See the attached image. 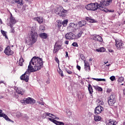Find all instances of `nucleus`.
Masks as SVG:
<instances>
[{
    "instance_id": "nucleus-1",
    "label": "nucleus",
    "mask_w": 125,
    "mask_h": 125,
    "mask_svg": "<svg viewBox=\"0 0 125 125\" xmlns=\"http://www.w3.org/2000/svg\"><path fill=\"white\" fill-rule=\"evenodd\" d=\"M43 67V62L42 59L39 57H33L31 61L29 62V64L28 66V69L24 74H22L20 79L21 81L25 82H29V76L31 73L40 71L41 68Z\"/></svg>"
},
{
    "instance_id": "nucleus-2",
    "label": "nucleus",
    "mask_w": 125,
    "mask_h": 125,
    "mask_svg": "<svg viewBox=\"0 0 125 125\" xmlns=\"http://www.w3.org/2000/svg\"><path fill=\"white\" fill-rule=\"evenodd\" d=\"M110 3H112V0H101L100 3L97 2L90 3L86 5L85 8L87 10H92V11L99 9L104 12H107V11L105 10V6H108Z\"/></svg>"
},
{
    "instance_id": "nucleus-3",
    "label": "nucleus",
    "mask_w": 125,
    "mask_h": 125,
    "mask_svg": "<svg viewBox=\"0 0 125 125\" xmlns=\"http://www.w3.org/2000/svg\"><path fill=\"white\" fill-rule=\"evenodd\" d=\"M31 38H29L28 40L26 41V42L28 45L32 46L34 43L37 42L38 41V33L35 31V29H31L30 31Z\"/></svg>"
},
{
    "instance_id": "nucleus-4",
    "label": "nucleus",
    "mask_w": 125,
    "mask_h": 125,
    "mask_svg": "<svg viewBox=\"0 0 125 125\" xmlns=\"http://www.w3.org/2000/svg\"><path fill=\"white\" fill-rule=\"evenodd\" d=\"M54 12L55 14L60 16V17H65L66 13H67V10L64 9V8L61 6L56 7L54 9Z\"/></svg>"
},
{
    "instance_id": "nucleus-5",
    "label": "nucleus",
    "mask_w": 125,
    "mask_h": 125,
    "mask_svg": "<svg viewBox=\"0 0 125 125\" xmlns=\"http://www.w3.org/2000/svg\"><path fill=\"white\" fill-rule=\"evenodd\" d=\"M21 102L23 104H31V105H33V104L36 103V100L32 98L28 97L21 100Z\"/></svg>"
},
{
    "instance_id": "nucleus-6",
    "label": "nucleus",
    "mask_w": 125,
    "mask_h": 125,
    "mask_svg": "<svg viewBox=\"0 0 125 125\" xmlns=\"http://www.w3.org/2000/svg\"><path fill=\"white\" fill-rule=\"evenodd\" d=\"M78 30V25L75 24L74 22L69 23V26L67 27V31L70 32L74 33Z\"/></svg>"
},
{
    "instance_id": "nucleus-7",
    "label": "nucleus",
    "mask_w": 125,
    "mask_h": 125,
    "mask_svg": "<svg viewBox=\"0 0 125 125\" xmlns=\"http://www.w3.org/2000/svg\"><path fill=\"white\" fill-rule=\"evenodd\" d=\"M116 103V96L114 93H112L108 98V104L109 106H113Z\"/></svg>"
},
{
    "instance_id": "nucleus-8",
    "label": "nucleus",
    "mask_w": 125,
    "mask_h": 125,
    "mask_svg": "<svg viewBox=\"0 0 125 125\" xmlns=\"http://www.w3.org/2000/svg\"><path fill=\"white\" fill-rule=\"evenodd\" d=\"M115 45L117 48V49H122L125 46V44L124 43V42L122 40H119L116 39L115 40Z\"/></svg>"
},
{
    "instance_id": "nucleus-9",
    "label": "nucleus",
    "mask_w": 125,
    "mask_h": 125,
    "mask_svg": "<svg viewBox=\"0 0 125 125\" xmlns=\"http://www.w3.org/2000/svg\"><path fill=\"white\" fill-rule=\"evenodd\" d=\"M60 49H63V47H62V45L59 44V42H56L55 43V45L54 47L53 53L55 54V53H57Z\"/></svg>"
},
{
    "instance_id": "nucleus-10",
    "label": "nucleus",
    "mask_w": 125,
    "mask_h": 125,
    "mask_svg": "<svg viewBox=\"0 0 125 125\" xmlns=\"http://www.w3.org/2000/svg\"><path fill=\"white\" fill-rule=\"evenodd\" d=\"M65 38H66V40H76V39H77V37L76 36V35H75L74 33H73L72 32L67 33L65 35Z\"/></svg>"
},
{
    "instance_id": "nucleus-11",
    "label": "nucleus",
    "mask_w": 125,
    "mask_h": 125,
    "mask_svg": "<svg viewBox=\"0 0 125 125\" xmlns=\"http://www.w3.org/2000/svg\"><path fill=\"white\" fill-rule=\"evenodd\" d=\"M4 52L6 55H13L14 54V52L11 50L10 48V46H7V47L5 48V49L4 51Z\"/></svg>"
},
{
    "instance_id": "nucleus-12",
    "label": "nucleus",
    "mask_w": 125,
    "mask_h": 125,
    "mask_svg": "<svg viewBox=\"0 0 125 125\" xmlns=\"http://www.w3.org/2000/svg\"><path fill=\"white\" fill-rule=\"evenodd\" d=\"M15 90H16L17 93L21 94V95H23L25 93V90L21 87H15Z\"/></svg>"
},
{
    "instance_id": "nucleus-13",
    "label": "nucleus",
    "mask_w": 125,
    "mask_h": 125,
    "mask_svg": "<svg viewBox=\"0 0 125 125\" xmlns=\"http://www.w3.org/2000/svg\"><path fill=\"white\" fill-rule=\"evenodd\" d=\"M104 110V108L103 107L99 105L96 107V108H95V114L96 115H98V114H101V113H102V111Z\"/></svg>"
},
{
    "instance_id": "nucleus-14",
    "label": "nucleus",
    "mask_w": 125,
    "mask_h": 125,
    "mask_svg": "<svg viewBox=\"0 0 125 125\" xmlns=\"http://www.w3.org/2000/svg\"><path fill=\"white\" fill-rule=\"evenodd\" d=\"M0 118H1V117L3 118L7 122H11V123H14V121H13L11 120L10 119H9V118H8V116H7V115H6L4 113H0Z\"/></svg>"
},
{
    "instance_id": "nucleus-15",
    "label": "nucleus",
    "mask_w": 125,
    "mask_h": 125,
    "mask_svg": "<svg viewBox=\"0 0 125 125\" xmlns=\"http://www.w3.org/2000/svg\"><path fill=\"white\" fill-rule=\"evenodd\" d=\"M16 20H15V18L13 17V16H12V14L11 13V16L10 18V22L9 25L10 26L13 25L14 24L16 23Z\"/></svg>"
},
{
    "instance_id": "nucleus-16",
    "label": "nucleus",
    "mask_w": 125,
    "mask_h": 125,
    "mask_svg": "<svg viewBox=\"0 0 125 125\" xmlns=\"http://www.w3.org/2000/svg\"><path fill=\"white\" fill-rule=\"evenodd\" d=\"M35 21L38 22L39 24H42L43 23V18L42 17H37L34 18Z\"/></svg>"
},
{
    "instance_id": "nucleus-17",
    "label": "nucleus",
    "mask_w": 125,
    "mask_h": 125,
    "mask_svg": "<svg viewBox=\"0 0 125 125\" xmlns=\"http://www.w3.org/2000/svg\"><path fill=\"white\" fill-rule=\"evenodd\" d=\"M93 40L94 41H97L98 42H103V40L102 39V37L99 35H96L94 36L93 38Z\"/></svg>"
},
{
    "instance_id": "nucleus-18",
    "label": "nucleus",
    "mask_w": 125,
    "mask_h": 125,
    "mask_svg": "<svg viewBox=\"0 0 125 125\" xmlns=\"http://www.w3.org/2000/svg\"><path fill=\"white\" fill-rule=\"evenodd\" d=\"M77 25L79 26V27H83L86 25V21H81L78 22Z\"/></svg>"
},
{
    "instance_id": "nucleus-19",
    "label": "nucleus",
    "mask_w": 125,
    "mask_h": 125,
    "mask_svg": "<svg viewBox=\"0 0 125 125\" xmlns=\"http://www.w3.org/2000/svg\"><path fill=\"white\" fill-rule=\"evenodd\" d=\"M39 37H40L41 39L45 40V39L47 38V34L45 33H42L39 34Z\"/></svg>"
},
{
    "instance_id": "nucleus-20",
    "label": "nucleus",
    "mask_w": 125,
    "mask_h": 125,
    "mask_svg": "<svg viewBox=\"0 0 125 125\" xmlns=\"http://www.w3.org/2000/svg\"><path fill=\"white\" fill-rule=\"evenodd\" d=\"M88 90L90 94L93 93V89H92V86L90 84H88Z\"/></svg>"
},
{
    "instance_id": "nucleus-21",
    "label": "nucleus",
    "mask_w": 125,
    "mask_h": 125,
    "mask_svg": "<svg viewBox=\"0 0 125 125\" xmlns=\"http://www.w3.org/2000/svg\"><path fill=\"white\" fill-rule=\"evenodd\" d=\"M85 20H86L87 22H89V23H94V21H95V20L92 19H91L90 17H86L85 18Z\"/></svg>"
},
{
    "instance_id": "nucleus-22",
    "label": "nucleus",
    "mask_w": 125,
    "mask_h": 125,
    "mask_svg": "<svg viewBox=\"0 0 125 125\" xmlns=\"http://www.w3.org/2000/svg\"><path fill=\"white\" fill-rule=\"evenodd\" d=\"M83 30H80L76 36V39H80V38L82 37V35H83Z\"/></svg>"
},
{
    "instance_id": "nucleus-23",
    "label": "nucleus",
    "mask_w": 125,
    "mask_h": 125,
    "mask_svg": "<svg viewBox=\"0 0 125 125\" xmlns=\"http://www.w3.org/2000/svg\"><path fill=\"white\" fill-rule=\"evenodd\" d=\"M106 50V49H105V48L104 47H101L99 49H96V51L97 52H104V51H105Z\"/></svg>"
},
{
    "instance_id": "nucleus-24",
    "label": "nucleus",
    "mask_w": 125,
    "mask_h": 125,
    "mask_svg": "<svg viewBox=\"0 0 125 125\" xmlns=\"http://www.w3.org/2000/svg\"><path fill=\"white\" fill-rule=\"evenodd\" d=\"M96 103H97L99 106H102L104 105V102L101 101L99 99L97 100Z\"/></svg>"
},
{
    "instance_id": "nucleus-25",
    "label": "nucleus",
    "mask_w": 125,
    "mask_h": 125,
    "mask_svg": "<svg viewBox=\"0 0 125 125\" xmlns=\"http://www.w3.org/2000/svg\"><path fill=\"white\" fill-rule=\"evenodd\" d=\"M16 1L18 4L20 5H24V1L23 0H16Z\"/></svg>"
},
{
    "instance_id": "nucleus-26",
    "label": "nucleus",
    "mask_w": 125,
    "mask_h": 125,
    "mask_svg": "<svg viewBox=\"0 0 125 125\" xmlns=\"http://www.w3.org/2000/svg\"><path fill=\"white\" fill-rule=\"evenodd\" d=\"M84 66H85V70L86 71H89L90 67H89V64L88 63H84Z\"/></svg>"
},
{
    "instance_id": "nucleus-27",
    "label": "nucleus",
    "mask_w": 125,
    "mask_h": 125,
    "mask_svg": "<svg viewBox=\"0 0 125 125\" xmlns=\"http://www.w3.org/2000/svg\"><path fill=\"white\" fill-rule=\"evenodd\" d=\"M93 80L96 81V82H106V79H105L93 78Z\"/></svg>"
},
{
    "instance_id": "nucleus-28",
    "label": "nucleus",
    "mask_w": 125,
    "mask_h": 125,
    "mask_svg": "<svg viewBox=\"0 0 125 125\" xmlns=\"http://www.w3.org/2000/svg\"><path fill=\"white\" fill-rule=\"evenodd\" d=\"M101 120V117L96 115L94 117V120L95 122H99Z\"/></svg>"
},
{
    "instance_id": "nucleus-29",
    "label": "nucleus",
    "mask_w": 125,
    "mask_h": 125,
    "mask_svg": "<svg viewBox=\"0 0 125 125\" xmlns=\"http://www.w3.org/2000/svg\"><path fill=\"white\" fill-rule=\"evenodd\" d=\"M50 115V113L47 112V113H45L44 114H43L42 116V118L43 119H45V118H46V117L47 116H49V117H51V116L49 115Z\"/></svg>"
},
{
    "instance_id": "nucleus-30",
    "label": "nucleus",
    "mask_w": 125,
    "mask_h": 125,
    "mask_svg": "<svg viewBox=\"0 0 125 125\" xmlns=\"http://www.w3.org/2000/svg\"><path fill=\"white\" fill-rule=\"evenodd\" d=\"M1 33L2 35L4 37H5V39H8V37H7V35H6V32L4 31V30H1Z\"/></svg>"
},
{
    "instance_id": "nucleus-31",
    "label": "nucleus",
    "mask_w": 125,
    "mask_h": 125,
    "mask_svg": "<svg viewBox=\"0 0 125 125\" xmlns=\"http://www.w3.org/2000/svg\"><path fill=\"white\" fill-rule=\"evenodd\" d=\"M23 62H24V60L23 58H20L19 62V64L20 66H23Z\"/></svg>"
},
{
    "instance_id": "nucleus-32",
    "label": "nucleus",
    "mask_w": 125,
    "mask_h": 125,
    "mask_svg": "<svg viewBox=\"0 0 125 125\" xmlns=\"http://www.w3.org/2000/svg\"><path fill=\"white\" fill-rule=\"evenodd\" d=\"M115 125L116 124H115V121L110 119L109 120V123L107 124V125Z\"/></svg>"
},
{
    "instance_id": "nucleus-33",
    "label": "nucleus",
    "mask_w": 125,
    "mask_h": 125,
    "mask_svg": "<svg viewBox=\"0 0 125 125\" xmlns=\"http://www.w3.org/2000/svg\"><path fill=\"white\" fill-rule=\"evenodd\" d=\"M124 77H120L118 79V83H123V82H124Z\"/></svg>"
},
{
    "instance_id": "nucleus-34",
    "label": "nucleus",
    "mask_w": 125,
    "mask_h": 125,
    "mask_svg": "<svg viewBox=\"0 0 125 125\" xmlns=\"http://www.w3.org/2000/svg\"><path fill=\"white\" fill-rule=\"evenodd\" d=\"M67 24H68V20H64L62 22V25L64 26V27L67 26Z\"/></svg>"
},
{
    "instance_id": "nucleus-35",
    "label": "nucleus",
    "mask_w": 125,
    "mask_h": 125,
    "mask_svg": "<svg viewBox=\"0 0 125 125\" xmlns=\"http://www.w3.org/2000/svg\"><path fill=\"white\" fill-rule=\"evenodd\" d=\"M63 25L62 22L61 21H58V26L59 28H61V26Z\"/></svg>"
},
{
    "instance_id": "nucleus-36",
    "label": "nucleus",
    "mask_w": 125,
    "mask_h": 125,
    "mask_svg": "<svg viewBox=\"0 0 125 125\" xmlns=\"http://www.w3.org/2000/svg\"><path fill=\"white\" fill-rule=\"evenodd\" d=\"M49 121H50V122H52V123H53L54 124H55V125H56L57 121L56 120H54V119L52 118H49Z\"/></svg>"
},
{
    "instance_id": "nucleus-37",
    "label": "nucleus",
    "mask_w": 125,
    "mask_h": 125,
    "mask_svg": "<svg viewBox=\"0 0 125 125\" xmlns=\"http://www.w3.org/2000/svg\"><path fill=\"white\" fill-rule=\"evenodd\" d=\"M10 27L11 28V33H15V30L14 29V27H13V25H10Z\"/></svg>"
},
{
    "instance_id": "nucleus-38",
    "label": "nucleus",
    "mask_w": 125,
    "mask_h": 125,
    "mask_svg": "<svg viewBox=\"0 0 125 125\" xmlns=\"http://www.w3.org/2000/svg\"><path fill=\"white\" fill-rule=\"evenodd\" d=\"M56 125H64V124L62 122H59L57 121V122L56 123Z\"/></svg>"
},
{
    "instance_id": "nucleus-39",
    "label": "nucleus",
    "mask_w": 125,
    "mask_h": 125,
    "mask_svg": "<svg viewBox=\"0 0 125 125\" xmlns=\"http://www.w3.org/2000/svg\"><path fill=\"white\" fill-rule=\"evenodd\" d=\"M72 46L78 47H79V44H78V42H74L72 44Z\"/></svg>"
},
{
    "instance_id": "nucleus-40",
    "label": "nucleus",
    "mask_w": 125,
    "mask_h": 125,
    "mask_svg": "<svg viewBox=\"0 0 125 125\" xmlns=\"http://www.w3.org/2000/svg\"><path fill=\"white\" fill-rule=\"evenodd\" d=\"M112 89L111 88H108L106 90V93H111L112 91Z\"/></svg>"
},
{
    "instance_id": "nucleus-41",
    "label": "nucleus",
    "mask_w": 125,
    "mask_h": 125,
    "mask_svg": "<svg viewBox=\"0 0 125 125\" xmlns=\"http://www.w3.org/2000/svg\"><path fill=\"white\" fill-rule=\"evenodd\" d=\"M59 74H60L61 77H64V74H63V71L60 69V70L58 71Z\"/></svg>"
},
{
    "instance_id": "nucleus-42",
    "label": "nucleus",
    "mask_w": 125,
    "mask_h": 125,
    "mask_svg": "<svg viewBox=\"0 0 125 125\" xmlns=\"http://www.w3.org/2000/svg\"><path fill=\"white\" fill-rule=\"evenodd\" d=\"M110 80L111 81V82H114V81L116 80V77L114 76H111L110 77Z\"/></svg>"
},
{
    "instance_id": "nucleus-43",
    "label": "nucleus",
    "mask_w": 125,
    "mask_h": 125,
    "mask_svg": "<svg viewBox=\"0 0 125 125\" xmlns=\"http://www.w3.org/2000/svg\"><path fill=\"white\" fill-rule=\"evenodd\" d=\"M55 61H56V62L58 64V65H59L60 61H59V59H58V58L55 57Z\"/></svg>"
},
{
    "instance_id": "nucleus-44",
    "label": "nucleus",
    "mask_w": 125,
    "mask_h": 125,
    "mask_svg": "<svg viewBox=\"0 0 125 125\" xmlns=\"http://www.w3.org/2000/svg\"><path fill=\"white\" fill-rule=\"evenodd\" d=\"M96 89L98 91H102V88L100 87H96Z\"/></svg>"
},
{
    "instance_id": "nucleus-45",
    "label": "nucleus",
    "mask_w": 125,
    "mask_h": 125,
    "mask_svg": "<svg viewBox=\"0 0 125 125\" xmlns=\"http://www.w3.org/2000/svg\"><path fill=\"white\" fill-rule=\"evenodd\" d=\"M15 3H17L16 0H13L11 2V4H15Z\"/></svg>"
},
{
    "instance_id": "nucleus-46",
    "label": "nucleus",
    "mask_w": 125,
    "mask_h": 125,
    "mask_svg": "<svg viewBox=\"0 0 125 125\" xmlns=\"http://www.w3.org/2000/svg\"><path fill=\"white\" fill-rule=\"evenodd\" d=\"M76 67H77V69H78L79 71H81V67L80 66V65H77Z\"/></svg>"
},
{
    "instance_id": "nucleus-47",
    "label": "nucleus",
    "mask_w": 125,
    "mask_h": 125,
    "mask_svg": "<svg viewBox=\"0 0 125 125\" xmlns=\"http://www.w3.org/2000/svg\"><path fill=\"white\" fill-rule=\"evenodd\" d=\"M67 74H68L69 75H72L73 74V72L70 70H68V72H67Z\"/></svg>"
},
{
    "instance_id": "nucleus-48",
    "label": "nucleus",
    "mask_w": 125,
    "mask_h": 125,
    "mask_svg": "<svg viewBox=\"0 0 125 125\" xmlns=\"http://www.w3.org/2000/svg\"><path fill=\"white\" fill-rule=\"evenodd\" d=\"M65 57L67 58V57H69V55L68 54V52L65 51Z\"/></svg>"
},
{
    "instance_id": "nucleus-49",
    "label": "nucleus",
    "mask_w": 125,
    "mask_h": 125,
    "mask_svg": "<svg viewBox=\"0 0 125 125\" xmlns=\"http://www.w3.org/2000/svg\"><path fill=\"white\" fill-rule=\"evenodd\" d=\"M49 115L50 116H52V117H51V118H53V119H55V118H56V116L52 114H49Z\"/></svg>"
},
{
    "instance_id": "nucleus-50",
    "label": "nucleus",
    "mask_w": 125,
    "mask_h": 125,
    "mask_svg": "<svg viewBox=\"0 0 125 125\" xmlns=\"http://www.w3.org/2000/svg\"><path fill=\"white\" fill-rule=\"evenodd\" d=\"M65 44H69V41H66L65 42Z\"/></svg>"
},
{
    "instance_id": "nucleus-51",
    "label": "nucleus",
    "mask_w": 125,
    "mask_h": 125,
    "mask_svg": "<svg viewBox=\"0 0 125 125\" xmlns=\"http://www.w3.org/2000/svg\"><path fill=\"white\" fill-rule=\"evenodd\" d=\"M39 104H40V105H44L43 102H39Z\"/></svg>"
},
{
    "instance_id": "nucleus-52",
    "label": "nucleus",
    "mask_w": 125,
    "mask_h": 125,
    "mask_svg": "<svg viewBox=\"0 0 125 125\" xmlns=\"http://www.w3.org/2000/svg\"><path fill=\"white\" fill-rule=\"evenodd\" d=\"M65 71L67 73V72L69 71V69H67V68H64Z\"/></svg>"
},
{
    "instance_id": "nucleus-53",
    "label": "nucleus",
    "mask_w": 125,
    "mask_h": 125,
    "mask_svg": "<svg viewBox=\"0 0 125 125\" xmlns=\"http://www.w3.org/2000/svg\"><path fill=\"white\" fill-rule=\"evenodd\" d=\"M0 51H2V48H1V47H0Z\"/></svg>"
},
{
    "instance_id": "nucleus-54",
    "label": "nucleus",
    "mask_w": 125,
    "mask_h": 125,
    "mask_svg": "<svg viewBox=\"0 0 125 125\" xmlns=\"http://www.w3.org/2000/svg\"><path fill=\"white\" fill-rule=\"evenodd\" d=\"M56 120H59V117H55V118Z\"/></svg>"
},
{
    "instance_id": "nucleus-55",
    "label": "nucleus",
    "mask_w": 125,
    "mask_h": 125,
    "mask_svg": "<svg viewBox=\"0 0 125 125\" xmlns=\"http://www.w3.org/2000/svg\"><path fill=\"white\" fill-rule=\"evenodd\" d=\"M0 114H2V110L0 109Z\"/></svg>"
},
{
    "instance_id": "nucleus-56",
    "label": "nucleus",
    "mask_w": 125,
    "mask_h": 125,
    "mask_svg": "<svg viewBox=\"0 0 125 125\" xmlns=\"http://www.w3.org/2000/svg\"><path fill=\"white\" fill-rule=\"evenodd\" d=\"M21 116H22V115L21 114H20V116H19V115H17V117H21Z\"/></svg>"
},
{
    "instance_id": "nucleus-57",
    "label": "nucleus",
    "mask_w": 125,
    "mask_h": 125,
    "mask_svg": "<svg viewBox=\"0 0 125 125\" xmlns=\"http://www.w3.org/2000/svg\"><path fill=\"white\" fill-rule=\"evenodd\" d=\"M0 83H3V81H0Z\"/></svg>"
},
{
    "instance_id": "nucleus-58",
    "label": "nucleus",
    "mask_w": 125,
    "mask_h": 125,
    "mask_svg": "<svg viewBox=\"0 0 125 125\" xmlns=\"http://www.w3.org/2000/svg\"><path fill=\"white\" fill-rule=\"evenodd\" d=\"M80 56H81V57H82V58H83V54L81 55Z\"/></svg>"
},
{
    "instance_id": "nucleus-59",
    "label": "nucleus",
    "mask_w": 125,
    "mask_h": 125,
    "mask_svg": "<svg viewBox=\"0 0 125 125\" xmlns=\"http://www.w3.org/2000/svg\"><path fill=\"white\" fill-rule=\"evenodd\" d=\"M106 66H107V67H109V66H111V64H107Z\"/></svg>"
},
{
    "instance_id": "nucleus-60",
    "label": "nucleus",
    "mask_w": 125,
    "mask_h": 125,
    "mask_svg": "<svg viewBox=\"0 0 125 125\" xmlns=\"http://www.w3.org/2000/svg\"><path fill=\"white\" fill-rule=\"evenodd\" d=\"M123 92H124V94L125 95V89L123 90Z\"/></svg>"
},
{
    "instance_id": "nucleus-61",
    "label": "nucleus",
    "mask_w": 125,
    "mask_h": 125,
    "mask_svg": "<svg viewBox=\"0 0 125 125\" xmlns=\"http://www.w3.org/2000/svg\"><path fill=\"white\" fill-rule=\"evenodd\" d=\"M89 61H92V59H90Z\"/></svg>"
},
{
    "instance_id": "nucleus-62",
    "label": "nucleus",
    "mask_w": 125,
    "mask_h": 125,
    "mask_svg": "<svg viewBox=\"0 0 125 125\" xmlns=\"http://www.w3.org/2000/svg\"><path fill=\"white\" fill-rule=\"evenodd\" d=\"M64 1L67 2L68 0H63Z\"/></svg>"
},
{
    "instance_id": "nucleus-63",
    "label": "nucleus",
    "mask_w": 125,
    "mask_h": 125,
    "mask_svg": "<svg viewBox=\"0 0 125 125\" xmlns=\"http://www.w3.org/2000/svg\"><path fill=\"white\" fill-rule=\"evenodd\" d=\"M104 64H107V63H108V62H104Z\"/></svg>"
},
{
    "instance_id": "nucleus-64",
    "label": "nucleus",
    "mask_w": 125,
    "mask_h": 125,
    "mask_svg": "<svg viewBox=\"0 0 125 125\" xmlns=\"http://www.w3.org/2000/svg\"><path fill=\"white\" fill-rule=\"evenodd\" d=\"M1 22V19H0V22Z\"/></svg>"
}]
</instances>
